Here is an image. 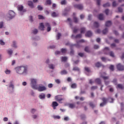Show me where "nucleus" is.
<instances>
[{"label": "nucleus", "mask_w": 124, "mask_h": 124, "mask_svg": "<svg viewBox=\"0 0 124 124\" xmlns=\"http://www.w3.org/2000/svg\"><path fill=\"white\" fill-rule=\"evenodd\" d=\"M31 86L33 90H37L38 92L46 91V87L45 86H42V84H39L38 87H37V85H36V79H31Z\"/></svg>", "instance_id": "obj_1"}, {"label": "nucleus", "mask_w": 124, "mask_h": 124, "mask_svg": "<svg viewBox=\"0 0 124 124\" xmlns=\"http://www.w3.org/2000/svg\"><path fill=\"white\" fill-rule=\"evenodd\" d=\"M16 73L20 75H26L28 73V67L26 66H18L15 68Z\"/></svg>", "instance_id": "obj_2"}, {"label": "nucleus", "mask_w": 124, "mask_h": 124, "mask_svg": "<svg viewBox=\"0 0 124 124\" xmlns=\"http://www.w3.org/2000/svg\"><path fill=\"white\" fill-rule=\"evenodd\" d=\"M104 52L105 55H109L110 57H112V58H115V53L112 51H110V48H109V47H105Z\"/></svg>", "instance_id": "obj_3"}, {"label": "nucleus", "mask_w": 124, "mask_h": 124, "mask_svg": "<svg viewBox=\"0 0 124 124\" xmlns=\"http://www.w3.org/2000/svg\"><path fill=\"white\" fill-rule=\"evenodd\" d=\"M74 46H76L77 48H80V47H81V46H80L79 44L71 45H70L71 51L70 52V56H73L74 55V50H73V47H74Z\"/></svg>", "instance_id": "obj_4"}, {"label": "nucleus", "mask_w": 124, "mask_h": 124, "mask_svg": "<svg viewBox=\"0 0 124 124\" xmlns=\"http://www.w3.org/2000/svg\"><path fill=\"white\" fill-rule=\"evenodd\" d=\"M15 17V12L13 11H10L9 12V16H8V18H9V20H11V19H13L14 17Z\"/></svg>", "instance_id": "obj_5"}, {"label": "nucleus", "mask_w": 124, "mask_h": 124, "mask_svg": "<svg viewBox=\"0 0 124 124\" xmlns=\"http://www.w3.org/2000/svg\"><path fill=\"white\" fill-rule=\"evenodd\" d=\"M116 67L118 70L120 71H123L124 70V66L121 63H119L116 65Z\"/></svg>", "instance_id": "obj_6"}, {"label": "nucleus", "mask_w": 124, "mask_h": 124, "mask_svg": "<svg viewBox=\"0 0 124 124\" xmlns=\"http://www.w3.org/2000/svg\"><path fill=\"white\" fill-rule=\"evenodd\" d=\"M17 10L20 11V12H23V13L27 12V10H26V9H24V6H23L22 5L18 7Z\"/></svg>", "instance_id": "obj_7"}, {"label": "nucleus", "mask_w": 124, "mask_h": 124, "mask_svg": "<svg viewBox=\"0 0 124 124\" xmlns=\"http://www.w3.org/2000/svg\"><path fill=\"white\" fill-rule=\"evenodd\" d=\"M74 7L75 8H77L78 9H79V10H82L83 8H84V7L83 6V4H75L74 5Z\"/></svg>", "instance_id": "obj_8"}, {"label": "nucleus", "mask_w": 124, "mask_h": 124, "mask_svg": "<svg viewBox=\"0 0 124 124\" xmlns=\"http://www.w3.org/2000/svg\"><path fill=\"white\" fill-rule=\"evenodd\" d=\"M55 99L57 100V101H58L59 103H62V98H61L60 97V96L57 95L55 97Z\"/></svg>", "instance_id": "obj_9"}, {"label": "nucleus", "mask_w": 124, "mask_h": 124, "mask_svg": "<svg viewBox=\"0 0 124 124\" xmlns=\"http://www.w3.org/2000/svg\"><path fill=\"white\" fill-rule=\"evenodd\" d=\"M28 5L29 6L30 8H34V5H33V3L31 1H28Z\"/></svg>", "instance_id": "obj_10"}, {"label": "nucleus", "mask_w": 124, "mask_h": 124, "mask_svg": "<svg viewBox=\"0 0 124 124\" xmlns=\"http://www.w3.org/2000/svg\"><path fill=\"white\" fill-rule=\"evenodd\" d=\"M45 26L47 27V31L49 32L51 31V25H50V23L46 22L45 23Z\"/></svg>", "instance_id": "obj_11"}, {"label": "nucleus", "mask_w": 124, "mask_h": 124, "mask_svg": "<svg viewBox=\"0 0 124 124\" xmlns=\"http://www.w3.org/2000/svg\"><path fill=\"white\" fill-rule=\"evenodd\" d=\"M93 36V32H91V31H88L85 34V36H87V37H91V36Z\"/></svg>", "instance_id": "obj_12"}, {"label": "nucleus", "mask_w": 124, "mask_h": 124, "mask_svg": "<svg viewBox=\"0 0 124 124\" xmlns=\"http://www.w3.org/2000/svg\"><path fill=\"white\" fill-rule=\"evenodd\" d=\"M39 29V30H40V31H44V29H45V26H44V24H43V23H40Z\"/></svg>", "instance_id": "obj_13"}, {"label": "nucleus", "mask_w": 124, "mask_h": 124, "mask_svg": "<svg viewBox=\"0 0 124 124\" xmlns=\"http://www.w3.org/2000/svg\"><path fill=\"white\" fill-rule=\"evenodd\" d=\"M58 16H59V14L56 13L55 12H53L51 14V16L53 17V18H55V17H58Z\"/></svg>", "instance_id": "obj_14"}, {"label": "nucleus", "mask_w": 124, "mask_h": 124, "mask_svg": "<svg viewBox=\"0 0 124 124\" xmlns=\"http://www.w3.org/2000/svg\"><path fill=\"white\" fill-rule=\"evenodd\" d=\"M95 83L98 84V85H100L101 84V80L99 78H97L95 79Z\"/></svg>", "instance_id": "obj_15"}, {"label": "nucleus", "mask_w": 124, "mask_h": 124, "mask_svg": "<svg viewBox=\"0 0 124 124\" xmlns=\"http://www.w3.org/2000/svg\"><path fill=\"white\" fill-rule=\"evenodd\" d=\"M67 73H68L67 71H66V70H63L61 71L60 72V74H61V75H66Z\"/></svg>", "instance_id": "obj_16"}, {"label": "nucleus", "mask_w": 124, "mask_h": 124, "mask_svg": "<svg viewBox=\"0 0 124 124\" xmlns=\"http://www.w3.org/2000/svg\"><path fill=\"white\" fill-rule=\"evenodd\" d=\"M46 96L45 94H44V93H42L39 95V97L40 98V99H44Z\"/></svg>", "instance_id": "obj_17"}, {"label": "nucleus", "mask_w": 124, "mask_h": 124, "mask_svg": "<svg viewBox=\"0 0 124 124\" xmlns=\"http://www.w3.org/2000/svg\"><path fill=\"white\" fill-rule=\"evenodd\" d=\"M31 33H33V34H37V33H38V30L37 29H34V30H32Z\"/></svg>", "instance_id": "obj_18"}, {"label": "nucleus", "mask_w": 124, "mask_h": 124, "mask_svg": "<svg viewBox=\"0 0 124 124\" xmlns=\"http://www.w3.org/2000/svg\"><path fill=\"white\" fill-rule=\"evenodd\" d=\"M98 18L99 20H100L101 21H102L104 20V17H103V14H100L99 15Z\"/></svg>", "instance_id": "obj_19"}, {"label": "nucleus", "mask_w": 124, "mask_h": 124, "mask_svg": "<svg viewBox=\"0 0 124 124\" xmlns=\"http://www.w3.org/2000/svg\"><path fill=\"white\" fill-rule=\"evenodd\" d=\"M106 27H110V26H111V25H112V22H111V21H108L106 22Z\"/></svg>", "instance_id": "obj_20"}, {"label": "nucleus", "mask_w": 124, "mask_h": 124, "mask_svg": "<svg viewBox=\"0 0 124 124\" xmlns=\"http://www.w3.org/2000/svg\"><path fill=\"white\" fill-rule=\"evenodd\" d=\"M102 100L103 102H104V103H106V104H107V102H108V98H105V97H103L102 98Z\"/></svg>", "instance_id": "obj_21"}, {"label": "nucleus", "mask_w": 124, "mask_h": 124, "mask_svg": "<svg viewBox=\"0 0 124 124\" xmlns=\"http://www.w3.org/2000/svg\"><path fill=\"white\" fill-rule=\"evenodd\" d=\"M51 105L52 106H54L55 107H57V106H59V104L58 103V102L56 101H53L52 102Z\"/></svg>", "instance_id": "obj_22"}, {"label": "nucleus", "mask_w": 124, "mask_h": 124, "mask_svg": "<svg viewBox=\"0 0 124 124\" xmlns=\"http://www.w3.org/2000/svg\"><path fill=\"white\" fill-rule=\"evenodd\" d=\"M48 67L50 69H52V70L55 69V65H54V64H49Z\"/></svg>", "instance_id": "obj_23"}, {"label": "nucleus", "mask_w": 124, "mask_h": 124, "mask_svg": "<svg viewBox=\"0 0 124 124\" xmlns=\"http://www.w3.org/2000/svg\"><path fill=\"white\" fill-rule=\"evenodd\" d=\"M85 31H86L85 28L82 27L80 29V33H85Z\"/></svg>", "instance_id": "obj_24"}, {"label": "nucleus", "mask_w": 124, "mask_h": 124, "mask_svg": "<svg viewBox=\"0 0 124 124\" xmlns=\"http://www.w3.org/2000/svg\"><path fill=\"white\" fill-rule=\"evenodd\" d=\"M69 108H71V109H73L74 108H75V104H69Z\"/></svg>", "instance_id": "obj_25"}, {"label": "nucleus", "mask_w": 124, "mask_h": 124, "mask_svg": "<svg viewBox=\"0 0 124 124\" xmlns=\"http://www.w3.org/2000/svg\"><path fill=\"white\" fill-rule=\"evenodd\" d=\"M89 105L90 106V107H92V108H93H93H94V107H95V106L94 105V104H93V102H90L89 103Z\"/></svg>", "instance_id": "obj_26"}, {"label": "nucleus", "mask_w": 124, "mask_h": 124, "mask_svg": "<svg viewBox=\"0 0 124 124\" xmlns=\"http://www.w3.org/2000/svg\"><path fill=\"white\" fill-rule=\"evenodd\" d=\"M46 5L48 4V5H51V4H52V1L51 0H46Z\"/></svg>", "instance_id": "obj_27"}, {"label": "nucleus", "mask_w": 124, "mask_h": 124, "mask_svg": "<svg viewBox=\"0 0 124 124\" xmlns=\"http://www.w3.org/2000/svg\"><path fill=\"white\" fill-rule=\"evenodd\" d=\"M81 120H84L86 119V115L85 114H81L80 116Z\"/></svg>", "instance_id": "obj_28"}, {"label": "nucleus", "mask_w": 124, "mask_h": 124, "mask_svg": "<svg viewBox=\"0 0 124 124\" xmlns=\"http://www.w3.org/2000/svg\"><path fill=\"white\" fill-rule=\"evenodd\" d=\"M102 32L103 34H106V33L108 32V28H105L104 30H103Z\"/></svg>", "instance_id": "obj_29"}, {"label": "nucleus", "mask_w": 124, "mask_h": 124, "mask_svg": "<svg viewBox=\"0 0 124 124\" xmlns=\"http://www.w3.org/2000/svg\"><path fill=\"white\" fill-rule=\"evenodd\" d=\"M74 71H80V69L78 67H74L73 68Z\"/></svg>", "instance_id": "obj_30"}, {"label": "nucleus", "mask_w": 124, "mask_h": 124, "mask_svg": "<svg viewBox=\"0 0 124 124\" xmlns=\"http://www.w3.org/2000/svg\"><path fill=\"white\" fill-rule=\"evenodd\" d=\"M118 88H119V89H120L121 90H124V86H123L122 84H119L117 85Z\"/></svg>", "instance_id": "obj_31"}, {"label": "nucleus", "mask_w": 124, "mask_h": 124, "mask_svg": "<svg viewBox=\"0 0 124 124\" xmlns=\"http://www.w3.org/2000/svg\"><path fill=\"white\" fill-rule=\"evenodd\" d=\"M71 87L72 89H76L77 88V84L76 83H73L71 85Z\"/></svg>", "instance_id": "obj_32"}, {"label": "nucleus", "mask_w": 124, "mask_h": 124, "mask_svg": "<svg viewBox=\"0 0 124 124\" xmlns=\"http://www.w3.org/2000/svg\"><path fill=\"white\" fill-rule=\"evenodd\" d=\"M61 52L62 54H65L66 52H67V50L66 48H62L61 49Z\"/></svg>", "instance_id": "obj_33"}, {"label": "nucleus", "mask_w": 124, "mask_h": 124, "mask_svg": "<svg viewBox=\"0 0 124 124\" xmlns=\"http://www.w3.org/2000/svg\"><path fill=\"white\" fill-rule=\"evenodd\" d=\"M102 65L101 64V63L99 62H97V63H95V66L96 67H100Z\"/></svg>", "instance_id": "obj_34"}, {"label": "nucleus", "mask_w": 124, "mask_h": 124, "mask_svg": "<svg viewBox=\"0 0 124 124\" xmlns=\"http://www.w3.org/2000/svg\"><path fill=\"white\" fill-rule=\"evenodd\" d=\"M10 85H9V88H12L13 90L14 89V85H13V83H12V81H11L10 82Z\"/></svg>", "instance_id": "obj_35"}, {"label": "nucleus", "mask_w": 124, "mask_h": 124, "mask_svg": "<svg viewBox=\"0 0 124 124\" xmlns=\"http://www.w3.org/2000/svg\"><path fill=\"white\" fill-rule=\"evenodd\" d=\"M94 27H95V28H98V27H99V24L98 23V22H94Z\"/></svg>", "instance_id": "obj_36"}, {"label": "nucleus", "mask_w": 124, "mask_h": 124, "mask_svg": "<svg viewBox=\"0 0 124 124\" xmlns=\"http://www.w3.org/2000/svg\"><path fill=\"white\" fill-rule=\"evenodd\" d=\"M84 51L85 52H87V53H90V48H89V46H86L85 47V49H84Z\"/></svg>", "instance_id": "obj_37"}, {"label": "nucleus", "mask_w": 124, "mask_h": 124, "mask_svg": "<svg viewBox=\"0 0 124 124\" xmlns=\"http://www.w3.org/2000/svg\"><path fill=\"white\" fill-rule=\"evenodd\" d=\"M67 61V57H62V62H66Z\"/></svg>", "instance_id": "obj_38"}, {"label": "nucleus", "mask_w": 124, "mask_h": 124, "mask_svg": "<svg viewBox=\"0 0 124 124\" xmlns=\"http://www.w3.org/2000/svg\"><path fill=\"white\" fill-rule=\"evenodd\" d=\"M92 91H94V90L97 89V86H93L91 87V88Z\"/></svg>", "instance_id": "obj_39"}, {"label": "nucleus", "mask_w": 124, "mask_h": 124, "mask_svg": "<svg viewBox=\"0 0 124 124\" xmlns=\"http://www.w3.org/2000/svg\"><path fill=\"white\" fill-rule=\"evenodd\" d=\"M73 20H74V22L76 23V24H77V23H78V18L77 17L74 16L73 18Z\"/></svg>", "instance_id": "obj_40"}, {"label": "nucleus", "mask_w": 124, "mask_h": 124, "mask_svg": "<svg viewBox=\"0 0 124 124\" xmlns=\"http://www.w3.org/2000/svg\"><path fill=\"white\" fill-rule=\"evenodd\" d=\"M82 34H78L75 36V38H81Z\"/></svg>", "instance_id": "obj_41"}, {"label": "nucleus", "mask_w": 124, "mask_h": 124, "mask_svg": "<svg viewBox=\"0 0 124 124\" xmlns=\"http://www.w3.org/2000/svg\"><path fill=\"white\" fill-rule=\"evenodd\" d=\"M109 69H110V70H111V71H114V70H115V69L114 68V65H111L109 66Z\"/></svg>", "instance_id": "obj_42"}, {"label": "nucleus", "mask_w": 124, "mask_h": 124, "mask_svg": "<svg viewBox=\"0 0 124 124\" xmlns=\"http://www.w3.org/2000/svg\"><path fill=\"white\" fill-rule=\"evenodd\" d=\"M103 7H108V6H110V3H105L103 5Z\"/></svg>", "instance_id": "obj_43"}, {"label": "nucleus", "mask_w": 124, "mask_h": 124, "mask_svg": "<svg viewBox=\"0 0 124 124\" xmlns=\"http://www.w3.org/2000/svg\"><path fill=\"white\" fill-rule=\"evenodd\" d=\"M38 19H39V20H43L44 19V16H41V15H38Z\"/></svg>", "instance_id": "obj_44"}, {"label": "nucleus", "mask_w": 124, "mask_h": 124, "mask_svg": "<svg viewBox=\"0 0 124 124\" xmlns=\"http://www.w3.org/2000/svg\"><path fill=\"white\" fill-rule=\"evenodd\" d=\"M35 112H36V109L34 108H32L31 110V114H34Z\"/></svg>", "instance_id": "obj_45"}, {"label": "nucleus", "mask_w": 124, "mask_h": 124, "mask_svg": "<svg viewBox=\"0 0 124 124\" xmlns=\"http://www.w3.org/2000/svg\"><path fill=\"white\" fill-rule=\"evenodd\" d=\"M5 73H6V74H10V73H11V71H10L8 69H6L5 71Z\"/></svg>", "instance_id": "obj_46"}, {"label": "nucleus", "mask_w": 124, "mask_h": 124, "mask_svg": "<svg viewBox=\"0 0 124 124\" xmlns=\"http://www.w3.org/2000/svg\"><path fill=\"white\" fill-rule=\"evenodd\" d=\"M8 54L11 56L12 54H13V51L12 50V49H10L8 51Z\"/></svg>", "instance_id": "obj_47"}, {"label": "nucleus", "mask_w": 124, "mask_h": 124, "mask_svg": "<svg viewBox=\"0 0 124 124\" xmlns=\"http://www.w3.org/2000/svg\"><path fill=\"white\" fill-rule=\"evenodd\" d=\"M61 4H62V5L66 4V1L65 0H62L61 2Z\"/></svg>", "instance_id": "obj_48"}, {"label": "nucleus", "mask_w": 124, "mask_h": 124, "mask_svg": "<svg viewBox=\"0 0 124 124\" xmlns=\"http://www.w3.org/2000/svg\"><path fill=\"white\" fill-rule=\"evenodd\" d=\"M101 60H102V62H106V61H107V59L105 57H101Z\"/></svg>", "instance_id": "obj_49"}, {"label": "nucleus", "mask_w": 124, "mask_h": 124, "mask_svg": "<svg viewBox=\"0 0 124 124\" xmlns=\"http://www.w3.org/2000/svg\"><path fill=\"white\" fill-rule=\"evenodd\" d=\"M54 119H57L58 120H60L61 119V116L59 115H56L53 116Z\"/></svg>", "instance_id": "obj_50"}, {"label": "nucleus", "mask_w": 124, "mask_h": 124, "mask_svg": "<svg viewBox=\"0 0 124 124\" xmlns=\"http://www.w3.org/2000/svg\"><path fill=\"white\" fill-rule=\"evenodd\" d=\"M85 70L87 71V72H90L91 71V70H90V68L88 67H85Z\"/></svg>", "instance_id": "obj_51"}, {"label": "nucleus", "mask_w": 124, "mask_h": 124, "mask_svg": "<svg viewBox=\"0 0 124 124\" xmlns=\"http://www.w3.org/2000/svg\"><path fill=\"white\" fill-rule=\"evenodd\" d=\"M37 8L38 10H43V7H41L40 5H38Z\"/></svg>", "instance_id": "obj_52"}, {"label": "nucleus", "mask_w": 124, "mask_h": 124, "mask_svg": "<svg viewBox=\"0 0 124 124\" xmlns=\"http://www.w3.org/2000/svg\"><path fill=\"white\" fill-rule=\"evenodd\" d=\"M117 5H118V4L116 3V1H114L112 2V6L115 7L117 6Z\"/></svg>", "instance_id": "obj_53"}, {"label": "nucleus", "mask_w": 124, "mask_h": 124, "mask_svg": "<svg viewBox=\"0 0 124 124\" xmlns=\"http://www.w3.org/2000/svg\"><path fill=\"white\" fill-rule=\"evenodd\" d=\"M102 78H103L104 80H108L109 79V77L102 76Z\"/></svg>", "instance_id": "obj_54"}, {"label": "nucleus", "mask_w": 124, "mask_h": 124, "mask_svg": "<svg viewBox=\"0 0 124 124\" xmlns=\"http://www.w3.org/2000/svg\"><path fill=\"white\" fill-rule=\"evenodd\" d=\"M110 47L111 48H112V49H113V48H114V47H116V44L115 43H112L110 45Z\"/></svg>", "instance_id": "obj_55"}, {"label": "nucleus", "mask_w": 124, "mask_h": 124, "mask_svg": "<svg viewBox=\"0 0 124 124\" xmlns=\"http://www.w3.org/2000/svg\"><path fill=\"white\" fill-rule=\"evenodd\" d=\"M118 9L119 12L122 13L123 11V9L121 7H118Z\"/></svg>", "instance_id": "obj_56"}, {"label": "nucleus", "mask_w": 124, "mask_h": 124, "mask_svg": "<svg viewBox=\"0 0 124 124\" xmlns=\"http://www.w3.org/2000/svg\"><path fill=\"white\" fill-rule=\"evenodd\" d=\"M113 33H114V34H115L116 36H118V35H119V32H117V31H113Z\"/></svg>", "instance_id": "obj_57"}, {"label": "nucleus", "mask_w": 124, "mask_h": 124, "mask_svg": "<svg viewBox=\"0 0 124 124\" xmlns=\"http://www.w3.org/2000/svg\"><path fill=\"white\" fill-rule=\"evenodd\" d=\"M121 110L123 111L124 110V103H121Z\"/></svg>", "instance_id": "obj_58"}, {"label": "nucleus", "mask_w": 124, "mask_h": 124, "mask_svg": "<svg viewBox=\"0 0 124 124\" xmlns=\"http://www.w3.org/2000/svg\"><path fill=\"white\" fill-rule=\"evenodd\" d=\"M105 105H106V104L103 102L100 104V107H103Z\"/></svg>", "instance_id": "obj_59"}, {"label": "nucleus", "mask_w": 124, "mask_h": 124, "mask_svg": "<svg viewBox=\"0 0 124 124\" xmlns=\"http://www.w3.org/2000/svg\"><path fill=\"white\" fill-rule=\"evenodd\" d=\"M105 105H106V104L103 102L100 104V107H103Z\"/></svg>", "instance_id": "obj_60"}, {"label": "nucleus", "mask_w": 124, "mask_h": 124, "mask_svg": "<svg viewBox=\"0 0 124 124\" xmlns=\"http://www.w3.org/2000/svg\"><path fill=\"white\" fill-rule=\"evenodd\" d=\"M29 20L31 22H32L33 21V20L32 19V16H29Z\"/></svg>", "instance_id": "obj_61"}, {"label": "nucleus", "mask_w": 124, "mask_h": 124, "mask_svg": "<svg viewBox=\"0 0 124 124\" xmlns=\"http://www.w3.org/2000/svg\"><path fill=\"white\" fill-rule=\"evenodd\" d=\"M0 43L1 45H5V43H4V42H3V41H2V40H0Z\"/></svg>", "instance_id": "obj_62"}, {"label": "nucleus", "mask_w": 124, "mask_h": 124, "mask_svg": "<svg viewBox=\"0 0 124 124\" xmlns=\"http://www.w3.org/2000/svg\"><path fill=\"white\" fill-rule=\"evenodd\" d=\"M13 47H14V48H17V46H16V42L14 41L13 42Z\"/></svg>", "instance_id": "obj_63"}, {"label": "nucleus", "mask_w": 124, "mask_h": 124, "mask_svg": "<svg viewBox=\"0 0 124 124\" xmlns=\"http://www.w3.org/2000/svg\"><path fill=\"white\" fill-rule=\"evenodd\" d=\"M105 13H106V15H108V14H109V10L108 9L105 10Z\"/></svg>", "instance_id": "obj_64"}]
</instances>
